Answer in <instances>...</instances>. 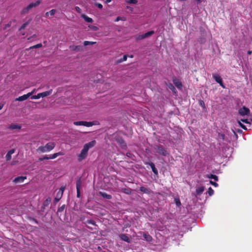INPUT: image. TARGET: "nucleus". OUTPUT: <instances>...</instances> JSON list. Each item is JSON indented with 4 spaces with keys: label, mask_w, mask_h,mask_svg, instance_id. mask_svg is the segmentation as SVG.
Segmentation results:
<instances>
[{
    "label": "nucleus",
    "mask_w": 252,
    "mask_h": 252,
    "mask_svg": "<svg viewBox=\"0 0 252 252\" xmlns=\"http://www.w3.org/2000/svg\"><path fill=\"white\" fill-rule=\"evenodd\" d=\"M124 144H125L124 143H123ZM124 146H126V144H124Z\"/></svg>",
    "instance_id": "052dcab7"
},
{
    "label": "nucleus",
    "mask_w": 252,
    "mask_h": 252,
    "mask_svg": "<svg viewBox=\"0 0 252 252\" xmlns=\"http://www.w3.org/2000/svg\"><path fill=\"white\" fill-rule=\"evenodd\" d=\"M41 97L40 94L39 93L37 95H32L31 97V99H39Z\"/></svg>",
    "instance_id": "7c9ffc66"
},
{
    "label": "nucleus",
    "mask_w": 252,
    "mask_h": 252,
    "mask_svg": "<svg viewBox=\"0 0 252 252\" xmlns=\"http://www.w3.org/2000/svg\"><path fill=\"white\" fill-rule=\"evenodd\" d=\"M64 153L62 152H58V153H54V154L52 155H50L49 157V159H54L55 158H56L57 157L59 156H63V155H64Z\"/></svg>",
    "instance_id": "ddd939ff"
},
{
    "label": "nucleus",
    "mask_w": 252,
    "mask_h": 252,
    "mask_svg": "<svg viewBox=\"0 0 252 252\" xmlns=\"http://www.w3.org/2000/svg\"><path fill=\"white\" fill-rule=\"evenodd\" d=\"M119 237L121 240H122L126 242L129 243L130 241L129 238L126 234H121L119 235Z\"/></svg>",
    "instance_id": "9b49d317"
},
{
    "label": "nucleus",
    "mask_w": 252,
    "mask_h": 252,
    "mask_svg": "<svg viewBox=\"0 0 252 252\" xmlns=\"http://www.w3.org/2000/svg\"><path fill=\"white\" fill-rule=\"evenodd\" d=\"M140 190L145 193L149 194L150 193L149 189L144 187H141L140 188Z\"/></svg>",
    "instance_id": "393cba45"
},
{
    "label": "nucleus",
    "mask_w": 252,
    "mask_h": 252,
    "mask_svg": "<svg viewBox=\"0 0 252 252\" xmlns=\"http://www.w3.org/2000/svg\"><path fill=\"white\" fill-rule=\"evenodd\" d=\"M126 59H127V56H126V55H124V57H123V61H126Z\"/></svg>",
    "instance_id": "603ef678"
},
{
    "label": "nucleus",
    "mask_w": 252,
    "mask_h": 252,
    "mask_svg": "<svg viewBox=\"0 0 252 252\" xmlns=\"http://www.w3.org/2000/svg\"><path fill=\"white\" fill-rule=\"evenodd\" d=\"M42 47V44L41 43H39V44H37L35 45H34L32 47H31L30 48V49H33V48H40Z\"/></svg>",
    "instance_id": "f704fd0d"
},
{
    "label": "nucleus",
    "mask_w": 252,
    "mask_h": 252,
    "mask_svg": "<svg viewBox=\"0 0 252 252\" xmlns=\"http://www.w3.org/2000/svg\"><path fill=\"white\" fill-rule=\"evenodd\" d=\"M239 124L240 126L242 128L245 129H246V126H245L244 125H242V124L240 122H239Z\"/></svg>",
    "instance_id": "49530a36"
},
{
    "label": "nucleus",
    "mask_w": 252,
    "mask_h": 252,
    "mask_svg": "<svg viewBox=\"0 0 252 252\" xmlns=\"http://www.w3.org/2000/svg\"><path fill=\"white\" fill-rule=\"evenodd\" d=\"M52 90H50L48 91L41 93H40L41 97H44L48 96V95H50L52 94Z\"/></svg>",
    "instance_id": "6ab92c4d"
},
{
    "label": "nucleus",
    "mask_w": 252,
    "mask_h": 252,
    "mask_svg": "<svg viewBox=\"0 0 252 252\" xmlns=\"http://www.w3.org/2000/svg\"><path fill=\"white\" fill-rule=\"evenodd\" d=\"M143 237L148 242H151L153 240L152 236L147 233H143Z\"/></svg>",
    "instance_id": "dca6fc26"
},
{
    "label": "nucleus",
    "mask_w": 252,
    "mask_h": 252,
    "mask_svg": "<svg viewBox=\"0 0 252 252\" xmlns=\"http://www.w3.org/2000/svg\"><path fill=\"white\" fill-rule=\"evenodd\" d=\"M126 2L128 3L136 4L137 3V0H127Z\"/></svg>",
    "instance_id": "c9c22d12"
},
{
    "label": "nucleus",
    "mask_w": 252,
    "mask_h": 252,
    "mask_svg": "<svg viewBox=\"0 0 252 252\" xmlns=\"http://www.w3.org/2000/svg\"><path fill=\"white\" fill-rule=\"evenodd\" d=\"M26 178V176H19L15 178L14 179L13 182L15 183H22Z\"/></svg>",
    "instance_id": "9d476101"
},
{
    "label": "nucleus",
    "mask_w": 252,
    "mask_h": 252,
    "mask_svg": "<svg viewBox=\"0 0 252 252\" xmlns=\"http://www.w3.org/2000/svg\"><path fill=\"white\" fill-rule=\"evenodd\" d=\"M149 164L151 166L153 172L155 174H156V175L158 174V170L157 169V168L155 167V164L153 162H149Z\"/></svg>",
    "instance_id": "412c9836"
},
{
    "label": "nucleus",
    "mask_w": 252,
    "mask_h": 252,
    "mask_svg": "<svg viewBox=\"0 0 252 252\" xmlns=\"http://www.w3.org/2000/svg\"><path fill=\"white\" fill-rule=\"evenodd\" d=\"M15 150L14 149H11L10 151L8 152L7 153L5 158H6L7 160H9L11 158V155L14 153Z\"/></svg>",
    "instance_id": "f3484780"
},
{
    "label": "nucleus",
    "mask_w": 252,
    "mask_h": 252,
    "mask_svg": "<svg viewBox=\"0 0 252 252\" xmlns=\"http://www.w3.org/2000/svg\"><path fill=\"white\" fill-rule=\"evenodd\" d=\"M65 189V187L62 186L60 189H59V191H58L56 196L55 198V201L56 202H58L62 197L63 191Z\"/></svg>",
    "instance_id": "f03ea898"
},
{
    "label": "nucleus",
    "mask_w": 252,
    "mask_h": 252,
    "mask_svg": "<svg viewBox=\"0 0 252 252\" xmlns=\"http://www.w3.org/2000/svg\"><path fill=\"white\" fill-rule=\"evenodd\" d=\"M81 16L86 22L88 23H92L93 22V20L91 18H90L84 14H82Z\"/></svg>",
    "instance_id": "4be33fe9"
},
{
    "label": "nucleus",
    "mask_w": 252,
    "mask_h": 252,
    "mask_svg": "<svg viewBox=\"0 0 252 252\" xmlns=\"http://www.w3.org/2000/svg\"><path fill=\"white\" fill-rule=\"evenodd\" d=\"M239 124L240 126L242 128L245 129H246V126H245L244 125H242V124L240 122H239Z\"/></svg>",
    "instance_id": "de8ad7c7"
},
{
    "label": "nucleus",
    "mask_w": 252,
    "mask_h": 252,
    "mask_svg": "<svg viewBox=\"0 0 252 252\" xmlns=\"http://www.w3.org/2000/svg\"><path fill=\"white\" fill-rule=\"evenodd\" d=\"M75 10L78 13H81V8L79 7H78V6H76L75 7Z\"/></svg>",
    "instance_id": "37998d69"
},
{
    "label": "nucleus",
    "mask_w": 252,
    "mask_h": 252,
    "mask_svg": "<svg viewBox=\"0 0 252 252\" xmlns=\"http://www.w3.org/2000/svg\"><path fill=\"white\" fill-rule=\"evenodd\" d=\"M195 0L197 2V3H199L201 1V0Z\"/></svg>",
    "instance_id": "5fc2aeb1"
},
{
    "label": "nucleus",
    "mask_w": 252,
    "mask_h": 252,
    "mask_svg": "<svg viewBox=\"0 0 252 252\" xmlns=\"http://www.w3.org/2000/svg\"><path fill=\"white\" fill-rule=\"evenodd\" d=\"M30 97L28 94H24L22 96H19V97L16 98V101H22L27 99Z\"/></svg>",
    "instance_id": "f8f14e48"
},
{
    "label": "nucleus",
    "mask_w": 252,
    "mask_h": 252,
    "mask_svg": "<svg viewBox=\"0 0 252 252\" xmlns=\"http://www.w3.org/2000/svg\"><path fill=\"white\" fill-rule=\"evenodd\" d=\"M168 88L173 92H175L176 89L172 84H169Z\"/></svg>",
    "instance_id": "473e14b6"
},
{
    "label": "nucleus",
    "mask_w": 252,
    "mask_h": 252,
    "mask_svg": "<svg viewBox=\"0 0 252 252\" xmlns=\"http://www.w3.org/2000/svg\"><path fill=\"white\" fill-rule=\"evenodd\" d=\"M111 1V0H106V3H108L109 2H110Z\"/></svg>",
    "instance_id": "864d4df0"
},
{
    "label": "nucleus",
    "mask_w": 252,
    "mask_h": 252,
    "mask_svg": "<svg viewBox=\"0 0 252 252\" xmlns=\"http://www.w3.org/2000/svg\"><path fill=\"white\" fill-rule=\"evenodd\" d=\"M41 3V0H38L34 2H32L30 3L27 7H25L22 11L23 14L27 13L30 10L32 9V8L35 7L39 5Z\"/></svg>",
    "instance_id": "f257e3e1"
},
{
    "label": "nucleus",
    "mask_w": 252,
    "mask_h": 252,
    "mask_svg": "<svg viewBox=\"0 0 252 252\" xmlns=\"http://www.w3.org/2000/svg\"><path fill=\"white\" fill-rule=\"evenodd\" d=\"M204 190V187H200L196 189V192L197 195H199L201 193L203 192Z\"/></svg>",
    "instance_id": "5701e85b"
},
{
    "label": "nucleus",
    "mask_w": 252,
    "mask_h": 252,
    "mask_svg": "<svg viewBox=\"0 0 252 252\" xmlns=\"http://www.w3.org/2000/svg\"><path fill=\"white\" fill-rule=\"evenodd\" d=\"M175 202L176 205L178 207H180L181 206V203L180 199L178 198H175Z\"/></svg>",
    "instance_id": "c756f323"
},
{
    "label": "nucleus",
    "mask_w": 252,
    "mask_h": 252,
    "mask_svg": "<svg viewBox=\"0 0 252 252\" xmlns=\"http://www.w3.org/2000/svg\"><path fill=\"white\" fill-rule=\"evenodd\" d=\"M36 151L37 152L41 153L48 152L47 151H46V149L45 146H39L36 149Z\"/></svg>",
    "instance_id": "aec40b11"
},
{
    "label": "nucleus",
    "mask_w": 252,
    "mask_h": 252,
    "mask_svg": "<svg viewBox=\"0 0 252 252\" xmlns=\"http://www.w3.org/2000/svg\"><path fill=\"white\" fill-rule=\"evenodd\" d=\"M35 92V89H34L32 92L28 93V94L29 95V96H31L32 95V94H33L34 93V92Z\"/></svg>",
    "instance_id": "a18cd8bd"
},
{
    "label": "nucleus",
    "mask_w": 252,
    "mask_h": 252,
    "mask_svg": "<svg viewBox=\"0 0 252 252\" xmlns=\"http://www.w3.org/2000/svg\"><path fill=\"white\" fill-rule=\"evenodd\" d=\"M130 7L129 6H127V8H129Z\"/></svg>",
    "instance_id": "bf43d9fd"
},
{
    "label": "nucleus",
    "mask_w": 252,
    "mask_h": 252,
    "mask_svg": "<svg viewBox=\"0 0 252 252\" xmlns=\"http://www.w3.org/2000/svg\"><path fill=\"white\" fill-rule=\"evenodd\" d=\"M56 13V10L55 9H52L50 11L47 12L45 13V15L46 16H48L49 15L53 16Z\"/></svg>",
    "instance_id": "bb28decb"
},
{
    "label": "nucleus",
    "mask_w": 252,
    "mask_h": 252,
    "mask_svg": "<svg viewBox=\"0 0 252 252\" xmlns=\"http://www.w3.org/2000/svg\"><path fill=\"white\" fill-rule=\"evenodd\" d=\"M250 113V110L249 108L243 106L242 108H240L239 110V114L241 116H245L247 115Z\"/></svg>",
    "instance_id": "39448f33"
},
{
    "label": "nucleus",
    "mask_w": 252,
    "mask_h": 252,
    "mask_svg": "<svg viewBox=\"0 0 252 252\" xmlns=\"http://www.w3.org/2000/svg\"><path fill=\"white\" fill-rule=\"evenodd\" d=\"M76 126H83V121H77L73 123Z\"/></svg>",
    "instance_id": "72a5a7b5"
},
{
    "label": "nucleus",
    "mask_w": 252,
    "mask_h": 252,
    "mask_svg": "<svg viewBox=\"0 0 252 252\" xmlns=\"http://www.w3.org/2000/svg\"><path fill=\"white\" fill-rule=\"evenodd\" d=\"M241 121L245 123H249L247 119H242Z\"/></svg>",
    "instance_id": "8fccbe9b"
},
{
    "label": "nucleus",
    "mask_w": 252,
    "mask_h": 252,
    "mask_svg": "<svg viewBox=\"0 0 252 252\" xmlns=\"http://www.w3.org/2000/svg\"><path fill=\"white\" fill-rule=\"evenodd\" d=\"M248 54H249V55L251 54H252V51H249L248 52Z\"/></svg>",
    "instance_id": "6e6d98bb"
},
{
    "label": "nucleus",
    "mask_w": 252,
    "mask_h": 252,
    "mask_svg": "<svg viewBox=\"0 0 252 252\" xmlns=\"http://www.w3.org/2000/svg\"><path fill=\"white\" fill-rule=\"evenodd\" d=\"M82 182L81 179H79L77 180L76 182V189H77V197H80V189L81 187Z\"/></svg>",
    "instance_id": "6e6552de"
},
{
    "label": "nucleus",
    "mask_w": 252,
    "mask_h": 252,
    "mask_svg": "<svg viewBox=\"0 0 252 252\" xmlns=\"http://www.w3.org/2000/svg\"><path fill=\"white\" fill-rule=\"evenodd\" d=\"M210 183L211 185H212L213 186H215V187H218V184L217 183H216V182H213V181H210Z\"/></svg>",
    "instance_id": "79ce46f5"
},
{
    "label": "nucleus",
    "mask_w": 252,
    "mask_h": 252,
    "mask_svg": "<svg viewBox=\"0 0 252 252\" xmlns=\"http://www.w3.org/2000/svg\"><path fill=\"white\" fill-rule=\"evenodd\" d=\"M10 129H20L21 128V126L18 124H11L8 127Z\"/></svg>",
    "instance_id": "2eb2a0df"
},
{
    "label": "nucleus",
    "mask_w": 252,
    "mask_h": 252,
    "mask_svg": "<svg viewBox=\"0 0 252 252\" xmlns=\"http://www.w3.org/2000/svg\"><path fill=\"white\" fill-rule=\"evenodd\" d=\"M119 20H125V19L121 17H118L115 20V22H118Z\"/></svg>",
    "instance_id": "a19ab883"
},
{
    "label": "nucleus",
    "mask_w": 252,
    "mask_h": 252,
    "mask_svg": "<svg viewBox=\"0 0 252 252\" xmlns=\"http://www.w3.org/2000/svg\"><path fill=\"white\" fill-rule=\"evenodd\" d=\"M44 159H49V157L47 156H44L42 158H40L39 159H38V160L40 161H43V160Z\"/></svg>",
    "instance_id": "4c0bfd02"
},
{
    "label": "nucleus",
    "mask_w": 252,
    "mask_h": 252,
    "mask_svg": "<svg viewBox=\"0 0 252 252\" xmlns=\"http://www.w3.org/2000/svg\"><path fill=\"white\" fill-rule=\"evenodd\" d=\"M88 152L87 150L85 149L84 147L83 149L82 150L81 153L78 155V160L79 161H81L84 159L88 155Z\"/></svg>",
    "instance_id": "7ed1b4c3"
},
{
    "label": "nucleus",
    "mask_w": 252,
    "mask_h": 252,
    "mask_svg": "<svg viewBox=\"0 0 252 252\" xmlns=\"http://www.w3.org/2000/svg\"><path fill=\"white\" fill-rule=\"evenodd\" d=\"M98 194L103 197V198L107 199H110L112 198V196L111 195L107 194L105 192L99 191L98 192Z\"/></svg>",
    "instance_id": "4468645a"
},
{
    "label": "nucleus",
    "mask_w": 252,
    "mask_h": 252,
    "mask_svg": "<svg viewBox=\"0 0 252 252\" xmlns=\"http://www.w3.org/2000/svg\"><path fill=\"white\" fill-rule=\"evenodd\" d=\"M29 24V22H26L25 23H24L22 26L21 27V28L20 29L22 30V29H24Z\"/></svg>",
    "instance_id": "58836bf2"
},
{
    "label": "nucleus",
    "mask_w": 252,
    "mask_h": 252,
    "mask_svg": "<svg viewBox=\"0 0 252 252\" xmlns=\"http://www.w3.org/2000/svg\"><path fill=\"white\" fill-rule=\"evenodd\" d=\"M157 152L161 155L165 156L167 154V152L166 150L162 146H157L156 148Z\"/></svg>",
    "instance_id": "20e7f679"
},
{
    "label": "nucleus",
    "mask_w": 252,
    "mask_h": 252,
    "mask_svg": "<svg viewBox=\"0 0 252 252\" xmlns=\"http://www.w3.org/2000/svg\"><path fill=\"white\" fill-rule=\"evenodd\" d=\"M209 196H212L214 194V190L212 189L211 187H210L207 191Z\"/></svg>",
    "instance_id": "c85d7f7f"
},
{
    "label": "nucleus",
    "mask_w": 252,
    "mask_h": 252,
    "mask_svg": "<svg viewBox=\"0 0 252 252\" xmlns=\"http://www.w3.org/2000/svg\"><path fill=\"white\" fill-rule=\"evenodd\" d=\"M174 84L179 89L181 90L182 88V83L177 79H174L173 80Z\"/></svg>",
    "instance_id": "a211bd4d"
},
{
    "label": "nucleus",
    "mask_w": 252,
    "mask_h": 252,
    "mask_svg": "<svg viewBox=\"0 0 252 252\" xmlns=\"http://www.w3.org/2000/svg\"><path fill=\"white\" fill-rule=\"evenodd\" d=\"M199 103H200V105H201L203 107H205V104H204L203 101L201 100V101H200Z\"/></svg>",
    "instance_id": "09e8293b"
},
{
    "label": "nucleus",
    "mask_w": 252,
    "mask_h": 252,
    "mask_svg": "<svg viewBox=\"0 0 252 252\" xmlns=\"http://www.w3.org/2000/svg\"><path fill=\"white\" fill-rule=\"evenodd\" d=\"M94 124L93 122H86L83 121V126L87 127H90L94 126Z\"/></svg>",
    "instance_id": "b1692460"
},
{
    "label": "nucleus",
    "mask_w": 252,
    "mask_h": 252,
    "mask_svg": "<svg viewBox=\"0 0 252 252\" xmlns=\"http://www.w3.org/2000/svg\"><path fill=\"white\" fill-rule=\"evenodd\" d=\"M95 143H96V142L95 140H93V141L86 144L84 146V148L85 149H86V150H87V151H88L90 148L94 147L95 145Z\"/></svg>",
    "instance_id": "1a4fd4ad"
},
{
    "label": "nucleus",
    "mask_w": 252,
    "mask_h": 252,
    "mask_svg": "<svg viewBox=\"0 0 252 252\" xmlns=\"http://www.w3.org/2000/svg\"><path fill=\"white\" fill-rule=\"evenodd\" d=\"M154 33V32L153 31H149L144 34V37L145 38H146V37H148L150 36H151L152 35H153V34Z\"/></svg>",
    "instance_id": "cd10ccee"
},
{
    "label": "nucleus",
    "mask_w": 252,
    "mask_h": 252,
    "mask_svg": "<svg viewBox=\"0 0 252 252\" xmlns=\"http://www.w3.org/2000/svg\"><path fill=\"white\" fill-rule=\"evenodd\" d=\"M62 210H63V209H62V208H61V209H60V210H59V211H62Z\"/></svg>",
    "instance_id": "13d9d810"
},
{
    "label": "nucleus",
    "mask_w": 252,
    "mask_h": 252,
    "mask_svg": "<svg viewBox=\"0 0 252 252\" xmlns=\"http://www.w3.org/2000/svg\"><path fill=\"white\" fill-rule=\"evenodd\" d=\"M3 107V105H0V110H1Z\"/></svg>",
    "instance_id": "4d7b16f0"
},
{
    "label": "nucleus",
    "mask_w": 252,
    "mask_h": 252,
    "mask_svg": "<svg viewBox=\"0 0 252 252\" xmlns=\"http://www.w3.org/2000/svg\"><path fill=\"white\" fill-rule=\"evenodd\" d=\"M94 43H95V42H91V41H85L84 42V45L85 46H87V45H93V44H94Z\"/></svg>",
    "instance_id": "2f4dec72"
},
{
    "label": "nucleus",
    "mask_w": 252,
    "mask_h": 252,
    "mask_svg": "<svg viewBox=\"0 0 252 252\" xmlns=\"http://www.w3.org/2000/svg\"><path fill=\"white\" fill-rule=\"evenodd\" d=\"M144 38H145V37H144V34H143L139 35L137 36L136 37V40H139L143 39H144Z\"/></svg>",
    "instance_id": "e433bc0d"
},
{
    "label": "nucleus",
    "mask_w": 252,
    "mask_h": 252,
    "mask_svg": "<svg viewBox=\"0 0 252 252\" xmlns=\"http://www.w3.org/2000/svg\"><path fill=\"white\" fill-rule=\"evenodd\" d=\"M55 146H56L55 143H54L53 142H50L47 143L45 145V147L46 149V151H47L48 152H50L55 148Z\"/></svg>",
    "instance_id": "0eeeda50"
},
{
    "label": "nucleus",
    "mask_w": 252,
    "mask_h": 252,
    "mask_svg": "<svg viewBox=\"0 0 252 252\" xmlns=\"http://www.w3.org/2000/svg\"><path fill=\"white\" fill-rule=\"evenodd\" d=\"M88 223L92 224H93V225H94V222L93 220H91L88 221Z\"/></svg>",
    "instance_id": "3c124183"
},
{
    "label": "nucleus",
    "mask_w": 252,
    "mask_h": 252,
    "mask_svg": "<svg viewBox=\"0 0 252 252\" xmlns=\"http://www.w3.org/2000/svg\"><path fill=\"white\" fill-rule=\"evenodd\" d=\"M213 78L215 81L220 84V86L224 88L225 86L223 85L222 81V79L218 74H214L213 75Z\"/></svg>",
    "instance_id": "423d86ee"
},
{
    "label": "nucleus",
    "mask_w": 252,
    "mask_h": 252,
    "mask_svg": "<svg viewBox=\"0 0 252 252\" xmlns=\"http://www.w3.org/2000/svg\"><path fill=\"white\" fill-rule=\"evenodd\" d=\"M207 177L209 179H213L216 181H218V177L217 176H216L215 175H213V174L207 175Z\"/></svg>",
    "instance_id": "a878e982"
},
{
    "label": "nucleus",
    "mask_w": 252,
    "mask_h": 252,
    "mask_svg": "<svg viewBox=\"0 0 252 252\" xmlns=\"http://www.w3.org/2000/svg\"><path fill=\"white\" fill-rule=\"evenodd\" d=\"M123 192L126 193V194H130L131 193V191L129 189H123Z\"/></svg>",
    "instance_id": "ea45409f"
},
{
    "label": "nucleus",
    "mask_w": 252,
    "mask_h": 252,
    "mask_svg": "<svg viewBox=\"0 0 252 252\" xmlns=\"http://www.w3.org/2000/svg\"><path fill=\"white\" fill-rule=\"evenodd\" d=\"M95 5L100 9H101L103 7L102 5L100 3H95Z\"/></svg>",
    "instance_id": "c03bdc74"
}]
</instances>
